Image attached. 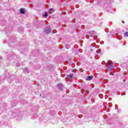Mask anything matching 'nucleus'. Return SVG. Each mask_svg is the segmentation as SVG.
<instances>
[{"label": "nucleus", "instance_id": "a211bd4d", "mask_svg": "<svg viewBox=\"0 0 128 128\" xmlns=\"http://www.w3.org/2000/svg\"><path fill=\"white\" fill-rule=\"evenodd\" d=\"M33 118H38V114H35L34 116H32Z\"/></svg>", "mask_w": 128, "mask_h": 128}, {"label": "nucleus", "instance_id": "2eb2a0df", "mask_svg": "<svg viewBox=\"0 0 128 128\" xmlns=\"http://www.w3.org/2000/svg\"><path fill=\"white\" fill-rule=\"evenodd\" d=\"M124 36H125V38H128V32H124Z\"/></svg>", "mask_w": 128, "mask_h": 128}, {"label": "nucleus", "instance_id": "f8f14e48", "mask_svg": "<svg viewBox=\"0 0 128 128\" xmlns=\"http://www.w3.org/2000/svg\"><path fill=\"white\" fill-rule=\"evenodd\" d=\"M52 12H54V8H50V10H49V14H52Z\"/></svg>", "mask_w": 128, "mask_h": 128}, {"label": "nucleus", "instance_id": "412c9836", "mask_svg": "<svg viewBox=\"0 0 128 128\" xmlns=\"http://www.w3.org/2000/svg\"><path fill=\"white\" fill-rule=\"evenodd\" d=\"M20 34H22V32H24V31L22 30H20Z\"/></svg>", "mask_w": 128, "mask_h": 128}, {"label": "nucleus", "instance_id": "9d476101", "mask_svg": "<svg viewBox=\"0 0 128 128\" xmlns=\"http://www.w3.org/2000/svg\"><path fill=\"white\" fill-rule=\"evenodd\" d=\"M110 62H112V61H110V60H108V66H110V70H112V65L114 64H112V63H110Z\"/></svg>", "mask_w": 128, "mask_h": 128}, {"label": "nucleus", "instance_id": "aec40b11", "mask_svg": "<svg viewBox=\"0 0 128 128\" xmlns=\"http://www.w3.org/2000/svg\"><path fill=\"white\" fill-rule=\"evenodd\" d=\"M10 77H8V82H9L10 84V82H10Z\"/></svg>", "mask_w": 128, "mask_h": 128}, {"label": "nucleus", "instance_id": "f257e3e1", "mask_svg": "<svg viewBox=\"0 0 128 128\" xmlns=\"http://www.w3.org/2000/svg\"><path fill=\"white\" fill-rule=\"evenodd\" d=\"M8 126V122L4 121V120H0V126L4 128V126Z\"/></svg>", "mask_w": 128, "mask_h": 128}, {"label": "nucleus", "instance_id": "473e14b6", "mask_svg": "<svg viewBox=\"0 0 128 128\" xmlns=\"http://www.w3.org/2000/svg\"><path fill=\"white\" fill-rule=\"evenodd\" d=\"M4 106H6V104H4Z\"/></svg>", "mask_w": 128, "mask_h": 128}, {"label": "nucleus", "instance_id": "b1692460", "mask_svg": "<svg viewBox=\"0 0 128 128\" xmlns=\"http://www.w3.org/2000/svg\"><path fill=\"white\" fill-rule=\"evenodd\" d=\"M0 60H2V57L0 56Z\"/></svg>", "mask_w": 128, "mask_h": 128}, {"label": "nucleus", "instance_id": "6ab92c4d", "mask_svg": "<svg viewBox=\"0 0 128 128\" xmlns=\"http://www.w3.org/2000/svg\"><path fill=\"white\" fill-rule=\"evenodd\" d=\"M101 50L100 49H98V50H96V52H97V54H100V52Z\"/></svg>", "mask_w": 128, "mask_h": 128}, {"label": "nucleus", "instance_id": "39448f33", "mask_svg": "<svg viewBox=\"0 0 128 128\" xmlns=\"http://www.w3.org/2000/svg\"><path fill=\"white\" fill-rule=\"evenodd\" d=\"M2 120H4V122H6V120L8 119V116H6V114H3L2 116Z\"/></svg>", "mask_w": 128, "mask_h": 128}, {"label": "nucleus", "instance_id": "c756f323", "mask_svg": "<svg viewBox=\"0 0 128 128\" xmlns=\"http://www.w3.org/2000/svg\"><path fill=\"white\" fill-rule=\"evenodd\" d=\"M80 72H84V70H82H82H80Z\"/></svg>", "mask_w": 128, "mask_h": 128}, {"label": "nucleus", "instance_id": "72a5a7b5", "mask_svg": "<svg viewBox=\"0 0 128 128\" xmlns=\"http://www.w3.org/2000/svg\"><path fill=\"white\" fill-rule=\"evenodd\" d=\"M42 96V94H40V96Z\"/></svg>", "mask_w": 128, "mask_h": 128}, {"label": "nucleus", "instance_id": "f03ea898", "mask_svg": "<svg viewBox=\"0 0 128 128\" xmlns=\"http://www.w3.org/2000/svg\"><path fill=\"white\" fill-rule=\"evenodd\" d=\"M12 118H16V116H17V118H20V114H18V111L16 110H15V112H13L12 114H11Z\"/></svg>", "mask_w": 128, "mask_h": 128}, {"label": "nucleus", "instance_id": "cd10ccee", "mask_svg": "<svg viewBox=\"0 0 128 128\" xmlns=\"http://www.w3.org/2000/svg\"><path fill=\"white\" fill-rule=\"evenodd\" d=\"M6 32H10V30H8L7 29V30H6Z\"/></svg>", "mask_w": 128, "mask_h": 128}, {"label": "nucleus", "instance_id": "a878e982", "mask_svg": "<svg viewBox=\"0 0 128 128\" xmlns=\"http://www.w3.org/2000/svg\"><path fill=\"white\" fill-rule=\"evenodd\" d=\"M90 36L91 38H94V36H92V34H90Z\"/></svg>", "mask_w": 128, "mask_h": 128}, {"label": "nucleus", "instance_id": "ddd939ff", "mask_svg": "<svg viewBox=\"0 0 128 128\" xmlns=\"http://www.w3.org/2000/svg\"><path fill=\"white\" fill-rule=\"evenodd\" d=\"M4 107H1L0 109V110H1L2 112H6V109L4 108Z\"/></svg>", "mask_w": 128, "mask_h": 128}, {"label": "nucleus", "instance_id": "f704fd0d", "mask_svg": "<svg viewBox=\"0 0 128 128\" xmlns=\"http://www.w3.org/2000/svg\"><path fill=\"white\" fill-rule=\"evenodd\" d=\"M119 40H120V38Z\"/></svg>", "mask_w": 128, "mask_h": 128}, {"label": "nucleus", "instance_id": "4468645a", "mask_svg": "<svg viewBox=\"0 0 128 128\" xmlns=\"http://www.w3.org/2000/svg\"><path fill=\"white\" fill-rule=\"evenodd\" d=\"M65 48L67 50H68V48H70V45H68V44H66V45H65Z\"/></svg>", "mask_w": 128, "mask_h": 128}, {"label": "nucleus", "instance_id": "dca6fc26", "mask_svg": "<svg viewBox=\"0 0 128 128\" xmlns=\"http://www.w3.org/2000/svg\"><path fill=\"white\" fill-rule=\"evenodd\" d=\"M48 12H46L44 14V18H48Z\"/></svg>", "mask_w": 128, "mask_h": 128}, {"label": "nucleus", "instance_id": "7c9ffc66", "mask_svg": "<svg viewBox=\"0 0 128 128\" xmlns=\"http://www.w3.org/2000/svg\"><path fill=\"white\" fill-rule=\"evenodd\" d=\"M123 82H126V80H123Z\"/></svg>", "mask_w": 128, "mask_h": 128}, {"label": "nucleus", "instance_id": "20e7f679", "mask_svg": "<svg viewBox=\"0 0 128 128\" xmlns=\"http://www.w3.org/2000/svg\"><path fill=\"white\" fill-rule=\"evenodd\" d=\"M23 72L24 74H28V72H30V70H28V68L26 67L23 69Z\"/></svg>", "mask_w": 128, "mask_h": 128}, {"label": "nucleus", "instance_id": "2f4dec72", "mask_svg": "<svg viewBox=\"0 0 128 128\" xmlns=\"http://www.w3.org/2000/svg\"><path fill=\"white\" fill-rule=\"evenodd\" d=\"M37 86H40V84H37Z\"/></svg>", "mask_w": 128, "mask_h": 128}, {"label": "nucleus", "instance_id": "4be33fe9", "mask_svg": "<svg viewBox=\"0 0 128 128\" xmlns=\"http://www.w3.org/2000/svg\"><path fill=\"white\" fill-rule=\"evenodd\" d=\"M121 95L122 96H126V92L122 93Z\"/></svg>", "mask_w": 128, "mask_h": 128}, {"label": "nucleus", "instance_id": "5701e85b", "mask_svg": "<svg viewBox=\"0 0 128 128\" xmlns=\"http://www.w3.org/2000/svg\"><path fill=\"white\" fill-rule=\"evenodd\" d=\"M90 32H94V30L90 31L89 34H90Z\"/></svg>", "mask_w": 128, "mask_h": 128}, {"label": "nucleus", "instance_id": "1a4fd4ad", "mask_svg": "<svg viewBox=\"0 0 128 128\" xmlns=\"http://www.w3.org/2000/svg\"><path fill=\"white\" fill-rule=\"evenodd\" d=\"M92 78H94V76H88L87 78H86V80H92Z\"/></svg>", "mask_w": 128, "mask_h": 128}, {"label": "nucleus", "instance_id": "6e6552de", "mask_svg": "<svg viewBox=\"0 0 128 128\" xmlns=\"http://www.w3.org/2000/svg\"><path fill=\"white\" fill-rule=\"evenodd\" d=\"M6 22V20H0V24H1V26H4Z\"/></svg>", "mask_w": 128, "mask_h": 128}, {"label": "nucleus", "instance_id": "7ed1b4c3", "mask_svg": "<svg viewBox=\"0 0 128 128\" xmlns=\"http://www.w3.org/2000/svg\"><path fill=\"white\" fill-rule=\"evenodd\" d=\"M63 88H64V86H62V83H58V84H57V88H58V90H62Z\"/></svg>", "mask_w": 128, "mask_h": 128}, {"label": "nucleus", "instance_id": "423d86ee", "mask_svg": "<svg viewBox=\"0 0 128 128\" xmlns=\"http://www.w3.org/2000/svg\"><path fill=\"white\" fill-rule=\"evenodd\" d=\"M44 32L46 34H50L52 32V30H50V28H47L44 30Z\"/></svg>", "mask_w": 128, "mask_h": 128}, {"label": "nucleus", "instance_id": "393cba45", "mask_svg": "<svg viewBox=\"0 0 128 128\" xmlns=\"http://www.w3.org/2000/svg\"><path fill=\"white\" fill-rule=\"evenodd\" d=\"M17 66H20V63H18V64H17Z\"/></svg>", "mask_w": 128, "mask_h": 128}, {"label": "nucleus", "instance_id": "bb28decb", "mask_svg": "<svg viewBox=\"0 0 128 128\" xmlns=\"http://www.w3.org/2000/svg\"><path fill=\"white\" fill-rule=\"evenodd\" d=\"M14 102H15L14 100H12V104H14Z\"/></svg>", "mask_w": 128, "mask_h": 128}, {"label": "nucleus", "instance_id": "f3484780", "mask_svg": "<svg viewBox=\"0 0 128 128\" xmlns=\"http://www.w3.org/2000/svg\"><path fill=\"white\" fill-rule=\"evenodd\" d=\"M99 98H104V95H102V94H100L98 95Z\"/></svg>", "mask_w": 128, "mask_h": 128}, {"label": "nucleus", "instance_id": "0eeeda50", "mask_svg": "<svg viewBox=\"0 0 128 128\" xmlns=\"http://www.w3.org/2000/svg\"><path fill=\"white\" fill-rule=\"evenodd\" d=\"M20 14H26V10L24 8H21L20 10Z\"/></svg>", "mask_w": 128, "mask_h": 128}, {"label": "nucleus", "instance_id": "9b49d317", "mask_svg": "<svg viewBox=\"0 0 128 128\" xmlns=\"http://www.w3.org/2000/svg\"><path fill=\"white\" fill-rule=\"evenodd\" d=\"M73 76H74V74L67 76L68 78H70H70H72Z\"/></svg>", "mask_w": 128, "mask_h": 128}, {"label": "nucleus", "instance_id": "c85d7f7f", "mask_svg": "<svg viewBox=\"0 0 128 128\" xmlns=\"http://www.w3.org/2000/svg\"><path fill=\"white\" fill-rule=\"evenodd\" d=\"M16 106V104H13L14 106Z\"/></svg>", "mask_w": 128, "mask_h": 128}]
</instances>
